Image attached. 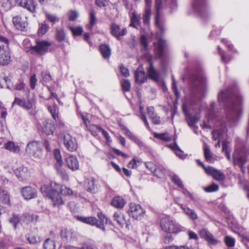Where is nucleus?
I'll use <instances>...</instances> for the list:
<instances>
[{
    "label": "nucleus",
    "mask_w": 249,
    "mask_h": 249,
    "mask_svg": "<svg viewBox=\"0 0 249 249\" xmlns=\"http://www.w3.org/2000/svg\"><path fill=\"white\" fill-rule=\"evenodd\" d=\"M96 22V17L94 11H91L90 12V24L89 28L91 29L95 23Z\"/></svg>",
    "instance_id": "0e129e2a"
},
{
    "label": "nucleus",
    "mask_w": 249,
    "mask_h": 249,
    "mask_svg": "<svg viewBox=\"0 0 249 249\" xmlns=\"http://www.w3.org/2000/svg\"><path fill=\"white\" fill-rule=\"evenodd\" d=\"M220 104L226 107L227 119L234 124L241 112L242 97L238 93L237 88H230L221 91L218 95Z\"/></svg>",
    "instance_id": "f257e3e1"
},
{
    "label": "nucleus",
    "mask_w": 249,
    "mask_h": 249,
    "mask_svg": "<svg viewBox=\"0 0 249 249\" xmlns=\"http://www.w3.org/2000/svg\"><path fill=\"white\" fill-rule=\"evenodd\" d=\"M42 129L46 135H53L55 130L54 122L51 120H45L42 122Z\"/></svg>",
    "instance_id": "f3484780"
},
{
    "label": "nucleus",
    "mask_w": 249,
    "mask_h": 249,
    "mask_svg": "<svg viewBox=\"0 0 249 249\" xmlns=\"http://www.w3.org/2000/svg\"><path fill=\"white\" fill-rule=\"evenodd\" d=\"M48 110L51 113L53 118L56 121L58 119V109L56 106H49Z\"/></svg>",
    "instance_id": "a18cd8bd"
},
{
    "label": "nucleus",
    "mask_w": 249,
    "mask_h": 249,
    "mask_svg": "<svg viewBox=\"0 0 249 249\" xmlns=\"http://www.w3.org/2000/svg\"><path fill=\"white\" fill-rule=\"evenodd\" d=\"M200 237L204 238L210 244L216 245L218 241L214 238V236L206 229H202L199 231Z\"/></svg>",
    "instance_id": "a211bd4d"
},
{
    "label": "nucleus",
    "mask_w": 249,
    "mask_h": 249,
    "mask_svg": "<svg viewBox=\"0 0 249 249\" xmlns=\"http://www.w3.org/2000/svg\"><path fill=\"white\" fill-rule=\"evenodd\" d=\"M140 16H138L135 12H134L132 13V17L131 18V23L130 25L138 28V26L140 25Z\"/></svg>",
    "instance_id": "79ce46f5"
},
{
    "label": "nucleus",
    "mask_w": 249,
    "mask_h": 249,
    "mask_svg": "<svg viewBox=\"0 0 249 249\" xmlns=\"http://www.w3.org/2000/svg\"><path fill=\"white\" fill-rule=\"evenodd\" d=\"M46 18L53 25L55 23L59 21L58 18L53 14H50L48 12H45Z\"/></svg>",
    "instance_id": "de8ad7c7"
},
{
    "label": "nucleus",
    "mask_w": 249,
    "mask_h": 249,
    "mask_svg": "<svg viewBox=\"0 0 249 249\" xmlns=\"http://www.w3.org/2000/svg\"><path fill=\"white\" fill-rule=\"evenodd\" d=\"M51 45V44L47 41H37L36 45L34 46H31L29 51L31 53L42 55L47 52L48 48Z\"/></svg>",
    "instance_id": "0eeeda50"
},
{
    "label": "nucleus",
    "mask_w": 249,
    "mask_h": 249,
    "mask_svg": "<svg viewBox=\"0 0 249 249\" xmlns=\"http://www.w3.org/2000/svg\"><path fill=\"white\" fill-rule=\"evenodd\" d=\"M135 81L139 84H142L146 80V76L144 71L138 70L135 72Z\"/></svg>",
    "instance_id": "2f4dec72"
},
{
    "label": "nucleus",
    "mask_w": 249,
    "mask_h": 249,
    "mask_svg": "<svg viewBox=\"0 0 249 249\" xmlns=\"http://www.w3.org/2000/svg\"><path fill=\"white\" fill-rule=\"evenodd\" d=\"M188 125L191 127H195V124H196L198 121L199 118L196 116H189L187 119Z\"/></svg>",
    "instance_id": "3c124183"
},
{
    "label": "nucleus",
    "mask_w": 249,
    "mask_h": 249,
    "mask_svg": "<svg viewBox=\"0 0 249 249\" xmlns=\"http://www.w3.org/2000/svg\"><path fill=\"white\" fill-rule=\"evenodd\" d=\"M0 202L11 205L10 195L6 190L2 188H0Z\"/></svg>",
    "instance_id": "bb28decb"
},
{
    "label": "nucleus",
    "mask_w": 249,
    "mask_h": 249,
    "mask_svg": "<svg viewBox=\"0 0 249 249\" xmlns=\"http://www.w3.org/2000/svg\"><path fill=\"white\" fill-rule=\"evenodd\" d=\"M205 172L208 175H212L215 179L219 181L223 180L225 178V176L222 173L211 166H208L205 169Z\"/></svg>",
    "instance_id": "aec40b11"
},
{
    "label": "nucleus",
    "mask_w": 249,
    "mask_h": 249,
    "mask_svg": "<svg viewBox=\"0 0 249 249\" xmlns=\"http://www.w3.org/2000/svg\"><path fill=\"white\" fill-rule=\"evenodd\" d=\"M148 62L149 63V68L148 70V76L153 80L158 81L159 79V74L154 69L151 57L148 58Z\"/></svg>",
    "instance_id": "c85d7f7f"
},
{
    "label": "nucleus",
    "mask_w": 249,
    "mask_h": 249,
    "mask_svg": "<svg viewBox=\"0 0 249 249\" xmlns=\"http://www.w3.org/2000/svg\"><path fill=\"white\" fill-rule=\"evenodd\" d=\"M97 216L99 219L97 228L102 230L103 231H106L105 223H107V218L102 212H100L97 213Z\"/></svg>",
    "instance_id": "7c9ffc66"
},
{
    "label": "nucleus",
    "mask_w": 249,
    "mask_h": 249,
    "mask_svg": "<svg viewBox=\"0 0 249 249\" xmlns=\"http://www.w3.org/2000/svg\"><path fill=\"white\" fill-rule=\"evenodd\" d=\"M42 79L43 82H48L51 80L52 77L49 73L44 71L42 73Z\"/></svg>",
    "instance_id": "774afa93"
},
{
    "label": "nucleus",
    "mask_w": 249,
    "mask_h": 249,
    "mask_svg": "<svg viewBox=\"0 0 249 249\" xmlns=\"http://www.w3.org/2000/svg\"><path fill=\"white\" fill-rule=\"evenodd\" d=\"M53 155L57 161V164L55 165V167L57 170H59L63 163L60 150L57 149H54L53 151Z\"/></svg>",
    "instance_id": "ea45409f"
},
{
    "label": "nucleus",
    "mask_w": 249,
    "mask_h": 249,
    "mask_svg": "<svg viewBox=\"0 0 249 249\" xmlns=\"http://www.w3.org/2000/svg\"><path fill=\"white\" fill-rule=\"evenodd\" d=\"M49 29V25L45 22L39 24L37 34L39 36H42L45 35Z\"/></svg>",
    "instance_id": "37998d69"
},
{
    "label": "nucleus",
    "mask_w": 249,
    "mask_h": 249,
    "mask_svg": "<svg viewBox=\"0 0 249 249\" xmlns=\"http://www.w3.org/2000/svg\"><path fill=\"white\" fill-rule=\"evenodd\" d=\"M204 157L206 160L210 163H213L215 160V158L212 154L210 147L207 145L204 146Z\"/></svg>",
    "instance_id": "f704fd0d"
},
{
    "label": "nucleus",
    "mask_w": 249,
    "mask_h": 249,
    "mask_svg": "<svg viewBox=\"0 0 249 249\" xmlns=\"http://www.w3.org/2000/svg\"><path fill=\"white\" fill-rule=\"evenodd\" d=\"M16 3L32 13L36 11V4L34 0H15Z\"/></svg>",
    "instance_id": "2eb2a0df"
},
{
    "label": "nucleus",
    "mask_w": 249,
    "mask_h": 249,
    "mask_svg": "<svg viewBox=\"0 0 249 249\" xmlns=\"http://www.w3.org/2000/svg\"><path fill=\"white\" fill-rule=\"evenodd\" d=\"M160 227L162 231L169 233H178L183 230L177 221L169 217L162 218L160 220Z\"/></svg>",
    "instance_id": "20e7f679"
},
{
    "label": "nucleus",
    "mask_w": 249,
    "mask_h": 249,
    "mask_svg": "<svg viewBox=\"0 0 249 249\" xmlns=\"http://www.w3.org/2000/svg\"><path fill=\"white\" fill-rule=\"evenodd\" d=\"M95 182V180L92 178H87L85 180V186L88 192L92 193L95 192L96 189L97 188Z\"/></svg>",
    "instance_id": "a878e982"
},
{
    "label": "nucleus",
    "mask_w": 249,
    "mask_h": 249,
    "mask_svg": "<svg viewBox=\"0 0 249 249\" xmlns=\"http://www.w3.org/2000/svg\"><path fill=\"white\" fill-rule=\"evenodd\" d=\"M154 137L162 141L168 142L171 140V137L168 133H154Z\"/></svg>",
    "instance_id": "49530a36"
},
{
    "label": "nucleus",
    "mask_w": 249,
    "mask_h": 249,
    "mask_svg": "<svg viewBox=\"0 0 249 249\" xmlns=\"http://www.w3.org/2000/svg\"><path fill=\"white\" fill-rule=\"evenodd\" d=\"M44 249H55V244L53 240L48 238L44 243Z\"/></svg>",
    "instance_id": "09e8293b"
},
{
    "label": "nucleus",
    "mask_w": 249,
    "mask_h": 249,
    "mask_svg": "<svg viewBox=\"0 0 249 249\" xmlns=\"http://www.w3.org/2000/svg\"><path fill=\"white\" fill-rule=\"evenodd\" d=\"M169 147L174 151L176 155L179 158L183 159L185 158L186 156L184 155V152L182 151L178 146L175 143L174 144H170Z\"/></svg>",
    "instance_id": "4c0bfd02"
},
{
    "label": "nucleus",
    "mask_w": 249,
    "mask_h": 249,
    "mask_svg": "<svg viewBox=\"0 0 249 249\" xmlns=\"http://www.w3.org/2000/svg\"><path fill=\"white\" fill-rule=\"evenodd\" d=\"M69 28L74 36H80L83 32V29L81 27L70 26Z\"/></svg>",
    "instance_id": "864d4df0"
},
{
    "label": "nucleus",
    "mask_w": 249,
    "mask_h": 249,
    "mask_svg": "<svg viewBox=\"0 0 249 249\" xmlns=\"http://www.w3.org/2000/svg\"><path fill=\"white\" fill-rule=\"evenodd\" d=\"M172 180L178 187L181 188H183V184L180 178L178 176L174 175L172 177Z\"/></svg>",
    "instance_id": "6e6d98bb"
},
{
    "label": "nucleus",
    "mask_w": 249,
    "mask_h": 249,
    "mask_svg": "<svg viewBox=\"0 0 249 249\" xmlns=\"http://www.w3.org/2000/svg\"><path fill=\"white\" fill-rule=\"evenodd\" d=\"M122 89L124 91H129L130 88V83L128 80L124 79L121 82Z\"/></svg>",
    "instance_id": "13d9d810"
},
{
    "label": "nucleus",
    "mask_w": 249,
    "mask_h": 249,
    "mask_svg": "<svg viewBox=\"0 0 249 249\" xmlns=\"http://www.w3.org/2000/svg\"><path fill=\"white\" fill-rule=\"evenodd\" d=\"M64 144L66 148L70 152H74L78 148V144L76 139L69 134L64 136Z\"/></svg>",
    "instance_id": "9b49d317"
},
{
    "label": "nucleus",
    "mask_w": 249,
    "mask_h": 249,
    "mask_svg": "<svg viewBox=\"0 0 249 249\" xmlns=\"http://www.w3.org/2000/svg\"><path fill=\"white\" fill-rule=\"evenodd\" d=\"M146 168L149 169L155 175L159 178H162L164 175V173L158 168L156 165L152 162H147L145 163Z\"/></svg>",
    "instance_id": "b1692460"
},
{
    "label": "nucleus",
    "mask_w": 249,
    "mask_h": 249,
    "mask_svg": "<svg viewBox=\"0 0 249 249\" xmlns=\"http://www.w3.org/2000/svg\"><path fill=\"white\" fill-rule=\"evenodd\" d=\"M141 44L143 46V50L146 51L148 48V43L147 39L144 35H142L141 36Z\"/></svg>",
    "instance_id": "69168bd1"
},
{
    "label": "nucleus",
    "mask_w": 249,
    "mask_h": 249,
    "mask_svg": "<svg viewBox=\"0 0 249 249\" xmlns=\"http://www.w3.org/2000/svg\"><path fill=\"white\" fill-rule=\"evenodd\" d=\"M224 241L226 245L229 247H232L235 245L234 239L230 236H225Z\"/></svg>",
    "instance_id": "bf43d9fd"
},
{
    "label": "nucleus",
    "mask_w": 249,
    "mask_h": 249,
    "mask_svg": "<svg viewBox=\"0 0 249 249\" xmlns=\"http://www.w3.org/2000/svg\"><path fill=\"white\" fill-rule=\"evenodd\" d=\"M147 114L149 118L154 124H160L161 123L160 117L158 116L155 112L153 107H149L147 108Z\"/></svg>",
    "instance_id": "412c9836"
},
{
    "label": "nucleus",
    "mask_w": 249,
    "mask_h": 249,
    "mask_svg": "<svg viewBox=\"0 0 249 249\" xmlns=\"http://www.w3.org/2000/svg\"><path fill=\"white\" fill-rule=\"evenodd\" d=\"M126 32V28H124L121 30L120 27L117 24H112L111 26V34L118 39H119L121 36H124Z\"/></svg>",
    "instance_id": "5701e85b"
},
{
    "label": "nucleus",
    "mask_w": 249,
    "mask_h": 249,
    "mask_svg": "<svg viewBox=\"0 0 249 249\" xmlns=\"http://www.w3.org/2000/svg\"><path fill=\"white\" fill-rule=\"evenodd\" d=\"M233 161L234 165L240 167L241 171L244 173L246 170L244 165L247 162L246 157L244 154L239 153L237 151L234 152L233 155Z\"/></svg>",
    "instance_id": "ddd939ff"
},
{
    "label": "nucleus",
    "mask_w": 249,
    "mask_h": 249,
    "mask_svg": "<svg viewBox=\"0 0 249 249\" xmlns=\"http://www.w3.org/2000/svg\"><path fill=\"white\" fill-rule=\"evenodd\" d=\"M69 18L71 21H74L79 16V13L75 10H71L68 13Z\"/></svg>",
    "instance_id": "4d7b16f0"
},
{
    "label": "nucleus",
    "mask_w": 249,
    "mask_h": 249,
    "mask_svg": "<svg viewBox=\"0 0 249 249\" xmlns=\"http://www.w3.org/2000/svg\"><path fill=\"white\" fill-rule=\"evenodd\" d=\"M160 4V2H159V3H158V1L156 0L155 5V7L157 10L156 24L159 28L160 31L157 33L158 42L157 43H154V46L155 56L158 58H160L162 56L164 48L166 45V41L162 36V35L164 32V27L163 25L160 24L158 21L159 12Z\"/></svg>",
    "instance_id": "7ed1b4c3"
},
{
    "label": "nucleus",
    "mask_w": 249,
    "mask_h": 249,
    "mask_svg": "<svg viewBox=\"0 0 249 249\" xmlns=\"http://www.w3.org/2000/svg\"><path fill=\"white\" fill-rule=\"evenodd\" d=\"M26 152L34 158L40 159L42 155V150L39 143L36 141L31 142L26 146Z\"/></svg>",
    "instance_id": "423d86ee"
},
{
    "label": "nucleus",
    "mask_w": 249,
    "mask_h": 249,
    "mask_svg": "<svg viewBox=\"0 0 249 249\" xmlns=\"http://www.w3.org/2000/svg\"><path fill=\"white\" fill-rule=\"evenodd\" d=\"M9 223L13 226L15 229L17 228V225L19 223L20 218L18 215L13 214L9 219Z\"/></svg>",
    "instance_id": "8fccbe9b"
},
{
    "label": "nucleus",
    "mask_w": 249,
    "mask_h": 249,
    "mask_svg": "<svg viewBox=\"0 0 249 249\" xmlns=\"http://www.w3.org/2000/svg\"><path fill=\"white\" fill-rule=\"evenodd\" d=\"M60 184L52 182L49 185H44L41 187V191L44 196L48 197L52 201L54 207H59L65 203L59 190Z\"/></svg>",
    "instance_id": "f03ea898"
},
{
    "label": "nucleus",
    "mask_w": 249,
    "mask_h": 249,
    "mask_svg": "<svg viewBox=\"0 0 249 249\" xmlns=\"http://www.w3.org/2000/svg\"><path fill=\"white\" fill-rule=\"evenodd\" d=\"M56 39L59 42H62L65 39L66 34L63 29L57 28L55 34Z\"/></svg>",
    "instance_id": "c03bdc74"
},
{
    "label": "nucleus",
    "mask_w": 249,
    "mask_h": 249,
    "mask_svg": "<svg viewBox=\"0 0 249 249\" xmlns=\"http://www.w3.org/2000/svg\"><path fill=\"white\" fill-rule=\"evenodd\" d=\"M17 104L20 107L23 108L27 110L30 111V112L34 115L36 113V106L35 103L30 100H25L18 98H15L13 104Z\"/></svg>",
    "instance_id": "1a4fd4ad"
},
{
    "label": "nucleus",
    "mask_w": 249,
    "mask_h": 249,
    "mask_svg": "<svg viewBox=\"0 0 249 249\" xmlns=\"http://www.w3.org/2000/svg\"><path fill=\"white\" fill-rule=\"evenodd\" d=\"M195 85L197 86L198 92L202 95H204L207 90L206 79L204 77L197 78L195 83Z\"/></svg>",
    "instance_id": "4be33fe9"
},
{
    "label": "nucleus",
    "mask_w": 249,
    "mask_h": 249,
    "mask_svg": "<svg viewBox=\"0 0 249 249\" xmlns=\"http://www.w3.org/2000/svg\"><path fill=\"white\" fill-rule=\"evenodd\" d=\"M20 192L24 198L26 200L35 198L37 196L36 190L30 186L22 187Z\"/></svg>",
    "instance_id": "4468645a"
},
{
    "label": "nucleus",
    "mask_w": 249,
    "mask_h": 249,
    "mask_svg": "<svg viewBox=\"0 0 249 249\" xmlns=\"http://www.w3.org/2000/svg\"><path fill=\"white\" fill-rule=\"evenodd\" d=\"M192 8L194 12L202 18H204L207 14V4L204 0H195Z\"/></svg>",
    "instance_id": "6e6552de"
},
{
    "label": "nucleus",
    "mask_w": 249,
    "mask_h": 249,
    "mask_svg": "<svg viewBox=\"0 0 249 249\" xmlns=\"http://www.w3.org/2000/svg\"><path fill=\"white\" fill-rule=\"evenodd\" d=\"M222 151L225 152V154L227 158V159L230 160H231V156L230 153L231 150L230 148L229 147L227 143L225 142H224L222 144Z\"/></svg>",
    "instance_id": "5fc2aeb1"
},
{
    "label": "nucleus",
    "mask_w": 249,
    "mask_h": 249,
    "mask_svg": "<svg viewBox=\"0 0 249 249\" xmlns=\"http://www.w3.org/2000/svg\"><path fill=\"white\" fill-rule=\"evenodd\" d=\"M113 219L121 227H123L125 224H126L125 216L121 212L117 211L114 213L113 214Z\"/></svg>",
    "instance_id": "c756f323"
},
{
    "label": "nucleus",
    "mask_w": 249,
    "mask_h": 249,
    "mask_svg": "<svg viewBox=\"0 0 249 249\" xmlns=\"http://www.w3.org/2000/svg\"><path fill=\"white\" fill-rule=\"evenodd\" d=\"M151 10L149 6H145L144 13L143 15L142 20L144 24L148 25L150 20Z\"/></svg>",
    "instance_id": "a19ab883"
},
{
    "label": "nucleus",
    "mask_w": 249,
    "mask_h": 249,
    "mask_svg": "<svg viewBox=\"0 0 249 249\" xmlns=\"http://www.w3.org/2000/svg\"><path fill=\"white\" fill-rule=\"evenodd\" d=\"M28 240L30 243L35 244L39 242V238L33 234H31L28 236Z\"/></svg>",
    "instance_id": "338daca9"
},
{
    "label": "nucleus",
    "mask_w": 249,
    "mask_h": 249,
    "mask_svg": "<svg viewBox=\"0 0 249 249\" xmlns=\"http://www.w3.org/2000/svg\"><path fill=\"white\" fill-rule=\"evenodd\" d=\"M13 23L17 29L20 31L24 30L27 26L26 21L22 20L20 16H16L13 18Z\"/></svg>",
    "instance_id": "393cba45"
},
{
    "label": "nucleus",
    "mask_w": 249,
    "mask_h": 249,
    "mask_svg": "<svg viewBox=\"0 0 249 249\" xmlns=\"http://www.w3.org/2000/svg\"><path fill=\"white\" fill-rule=\"evenodd\" d=\"M14 172L19 181L25 182L29 180L30 178L29 170L26 167L20 166L17 168Z\"/></svg>",
    "instance_id": "f8f14e48"
},
{
    "label": "nucleus",
    "mask_w": 249,
    "mask_h": 249,
    "mask_svg": "<svg viewBox=\"0 0 249 249\" xmlns=\"http://www.w3.org/2000/svg\"><path fill=\"white\" fill-rule=\"evenodd\" d=\"M0 41L6 45H0V65L5 66L8 65L11 61L10 52L8 48L9 41L2 36H0Z\"/></svg>",
    "instance_id": "39448f33"
},
{
    "label": "nucleus",
    "mask_w": 249,
    "mask_h": 249,
    "mask_svg": "<svg viewBox=\"0 0 249 249\" xmlns=\"http://www.w3.org/2000/svg\"><path fill=\"white\" fill-rule=\"evenodd\" d=\"M71 232L68 230H62L61 232V238L64 240H68L71 238Z\"/></svg>",
    "instance_id": "052dcab7"
},
{
    "label": "nucleus",
    "mask_w": 249,
    "mask_h": 249,
    "mask_svg": "<svg viewBox=\"0 0 249 249\" xmlns=\"http://www.w3.org/2000/svg\"><path fill=\"white\" fill-rule=\"evenodd\" d=\"M125 201L120 196H116L111 201V205L117 208H122L124 207Z\"/></svg>",
    "instance_id": "473e14b6"
},
{
    "label": "nucleus",
    "mask_w": 249,
    "mask_h": 249,
    "mask_svg": "<svg viewBox=\"0 0 249 249\" xmlns=\"http://www.w3.org/2000/svg\"><path fill=\"white\" fill-rule=\"evenodd\" d=\"M226 128L221 126V128L218 129L214 130L213 132V138L214 140H218L217 143L215 144L216 147H220V142H222V143L225 141L223 142L226 136Z\"/></svg>",
    "instance_id": "dca6fc26"
},
{
    "label": "nucleus",
    "mask_w": 249,
    "mask_h": 249,
    "mask_svg": "<svg viewBox=\"0 0 249 249\" xmlns=\"http://www.w3.org/2000/svg\"><path fill=\"white\" fill-rule=\"evenodd\" d=\"M100 52L105 58H109L111 55V49L109 46L107 44L101 45Z\"/></svg>",
    "instance_id": "e433bc0d"
},
{
    "label": "nucleus",
    "mask_w": 249,
    "mask_h": 249,
    "mask_svg": "<svg viewBox=\"0 0 249 249\" xmlns=\"http://www.w3.org/2000/svg\"><path fill=\"white\" fill-rule=\"evenodd\" d=\"M61 194L64 196H71L73 194V191L69 188L63 187L60 185V189L59 190Z\"/></svg>",
    "instance_id": "603ef678"
},
{
    "label": "nucleus",
    "mask_w": 249,
    "mask_h": 249,
    "mask_svg": "<svg viewBox=\"0 0 249 249\" xmlns=\"http://www.w3.org/2000/svg\"><path fill=\"white\" fill-rule=\"evenodd\" d=\"M219 186L215 184H213L207 187L204 188V191L206 192H213L216 191L218 190Z\"/></svg>",
    "instance_id": "680f3d73"
},
{
    "label": "nucleus",
    "mask_w": 249,
    "mask_h": 249,
    "mask_svg": "<svg viewBox=\"0 0 249 249\" xmlns=\"http://www.w3.org/2000/svg\"><path fill=\"white\" fill-rule=\"evenodd\" d=\"M128 213L130 215L136 219H141L143 216L144 212L139 204L131 203L129 205Z\"/></svg>",
    "instance_id": "9d476101"
},
{
    "label": "nucleus",
    "mask_w": 249,
    "mask_h": 249,
    "mask_svg": "<svg viewBox=\"0 0 249 249\" xmlns=\"http://www.w3.org/2000/svg\"><path fill=\"white\" fill-rule=\"evenodd\" d=\"M79 219L83 223L89 224L91 226H96L97 228L98 221L95 217H81Z\"/></svg>",
    "instance_id": "c9c22d12"
},
{
    "label": "nucleus",
    "mask_w": 249,
    "mask_h": 249,
    "mask_svg": "<svg viewBox=\"0 0 249 249\" xmlns=\"http://www.w3.org/2000/svg\"><path fill=\"white\" fill-rule=\"evenodd\" d=\"M4 84H5L7 88L10 89H15L11 80L8 77H4L3 78L0 79V87L2 88L4 86Z\"/></svg>",
    "instance_id": "58836bf2"
},
{
    "label": "nucleus",
    "mask_w": 249,
    "mask_h": 249,
    "mask_svg": "<svg viewBox=\"0 0 249 249\" xmlns=\"http://www.w3.org/2000/svg\"><path fill=\"white\" fill-rule=\"evenodd\" d=\"M66 162L69 168L76 171L79 168V163L76 156L70 155L66 159Z\"/></svg>",
    "instance_id": "6ab92c4d"
},
{
    "label": "nucleus",
    "mask_w": 249,
    "mask_h": 249,
    "mask_svg": "<svg viewBox=\"0 0 249 249\" xmlns=\"http://www.w3.org/2000/svg\"><path fill=\"white\" fill-rule=\"evenodd\" d=\"M178 206L180 207L184 213L192 220H195L197 219V215L193 210L189 207H184L181 204H179Z\"/></svg>",
    "instance_id": "cd10ccee"
},
{
    "label": "nucleus",
    "mask_w": 249,
    "mask_h": 249,
    "mask_svg": "<svg viewBox=\"0 0 249 249\" xmlns=\"http://www.w3.org/2000/svg\"><path fill=\"white\" fill-rule=\"evenodd\" d=\"M2 6L6 10H8L12 7L11 1L10 0H1Z\"/></svg>",
    "instance_id": "e2e57ef3"
},
{
    "label": "nucleus",
    "mask_w": 249,
    "mask_h": 249,
    "mask_svg": "<svg viewBox=\"0 0 249 249\" xmlns=\"http://www.w3.org/2000/svg\"><path fill=\"white\" fill-rule=\"evenodd\" d=\"M4 147L6 150L14 153H18L20 151L19 146L13 142L9 141L4 144Z\"/></svg>",
    "instance_id": "72a5a7b5"
}]
</instances>
